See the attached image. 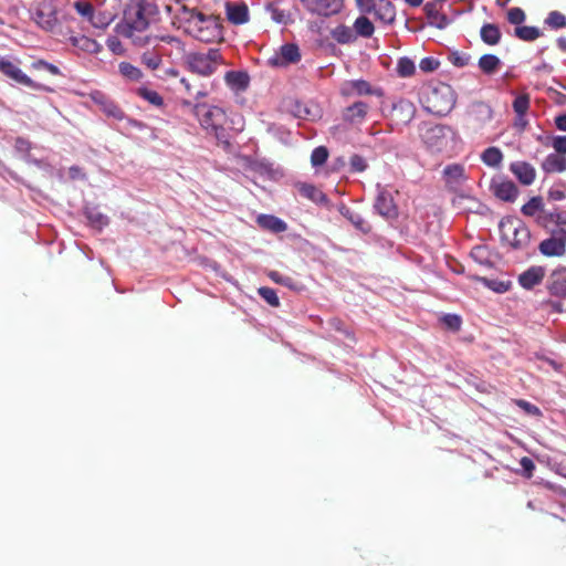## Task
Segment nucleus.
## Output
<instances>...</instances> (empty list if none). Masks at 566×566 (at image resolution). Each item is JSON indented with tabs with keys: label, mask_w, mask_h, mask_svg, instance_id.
Returning a JSON list of instances; mask_svg holds the SVG:
<instances>
[{
	"label": "nucleus",
	"mask_w": 566,
	"mask_h": 566,
	"mask_svg": "<svg viewBox=\"0 0 566 566\" xmlns=\"http://www.w3.org/2000/svg\"><path fill=\"white\" fill-rule=\"evenodd\" d=\"M0 72L4 74L7 77L14 81L15 83L30 87L32 90L46 92L51 91L46 86L34 82L17 64H14L9 59L3 56H0Z\"/></svg>",
	"instance_id": "0eeeda50"
},
{
	"label": "nucleus",
	"mask_w": 566,
	"mask_h": 566,
	"mask_svg": "<svg viewBox=\"0 0 566 566\" xmlns=\"http://www.w3.org/2000/svg\"><path fill=\"white\" fill-rule=\"evenodd\" d=\"M353 28L355 35L361 38H370L375 31L373 22L365 14L359 15L354 21Z\"/></svg>",
	"instance_id": "393cba45"
},
{
	"label": "nucleus",
	"mask_w": 566,
	"mask_h": 566,
	"mask_svg": "<svg viewBox=\"0 0 566 566\" xmlns=\"http://www.w3.org/2000/svg\"><path fill=\"white\" fill-rule=\"evenodd\" d=\"M520 464H521L524 473L526 474V476L527 478L532 476L533 471L535 469V464H534L533 460L527 457H523L520 461Z\"/></svg>",
	"instance_id": "0e129e2a"
},
{
	"label": "nucleus",
	"mask_w": 566,
	"mask_h": 566,
	"mask_svg": "<svg viewBox=\"0 0 566 566\" xmlns=\"http://www.w3.org/2000/svg\"><path fill=\"white\" fill-rule=\"evenodd\" d=\"M443 174L449 182H458L463 177L464 169L460 165H450L444 168Z\"/></svg>",
	"instance_id": "a18cd8bd"
},
{
	"label": "nucleus",
	"mask_w": 566,
	"mask_h": 566,
	"mask_svg": "<svg viewBox=\"0 0 566 566\" xmlns=\"http://www.w3.org/2000/svg\"><path fill=\"white\" fill-rule=\"evenodd\" d=\"M193 115L198 118L201 127L209 132L211 128L226 123V112L214 105L197 103L192 107Z\"/></svg>",
	"instance_id": "39448f33"
},
{
	"label": "nucleus",
	"mask_w": 566,
	"mask_h": 566,
	"mask_svg": "<svg viewBox=\"0 0 566 566\" xmlns=\"http://www.w3.org/2000/svg\"><path fill=\"white\" fill-rule=\"evenodd\" d=\"M98 103L102 106V111L109 117H113L115 119H123L124 113L123 111L111 99H107L105 97H102Z\"/></svg>",
	"instance_id": "72a5a7b5"
},
{
	"label": "nucleus",
	"mask_w": 566,
	"mask_h": 566,
	"mask_svg": "<svg viewBox=\"0 0 566 566\" xmlns=\"http://www.w3.org/2000/svg\"><path fill=\"white\" fill-rule=\"evenodd\" d=\"M449 128L440 124H423L421 126V137L431 148H440L447 138Z\"/></svg>",
	"instance_id": "9d476101"
},
{
	"label": "nucleus",
	"mask_w": 566,
	"mask_h": 566,
	"mask_svg": "<svg viewBox=\"0 0 566 566\" xmlns=\"http://www.w3.org/2000/svg\"><path fill=\"white\" fill-rule=\"evenodd\" d=\"M545 220L555 223L556 226H560V210L554 209L553 211L548 212L545 217Z\"/></svg>",
	"instance_id": "774afa93"
},
{
	"label": "nucleus",
	"mask_w": 566,
	"mask_h": 566,
	"mask_svg": "<svg viewBox=\"0 0 566 566\" xmlns=\"http://www.w3.org/2000/svg\"><path fill=\"white\" fill-rule=\"evenodd\" d=\"M297 188L301 196L315 201L316 188L314 186L307 184H298Z\"/></svg>",
	"instance_id": "bf43d9fd"
},
{
	"label": "nucleus",
	"mask_w": 566,
	"mask_h": 566,
	"mask_svg": "<svg viewBox=\"0 0 566 566\" xmlns=\"http://www.w3.org/2000/svg\"><path fill=\"white\" fill-rule=\"evenodd\" d=\"M507 20L512 24H521L525 20V13L521 8H511L507 11Z\"/></svg>",
	"instance_id": "864d4df0"
},
{
	"label": "nucleus",
	"mask_w": 566,
	"mask_h": 566,
	"mask_svg": "<svg viewBox=\"0 0 566 566\" xmlns=\"http://www.w3.org/2000/svg\"><path fill=\"white\" fill-rule=\"evenodd\" d=\"M226 82L238 88H245L249 83V76L244 72L229 71L226 73Z\"/></svg>",
	"instance_id": "2f4dec72"
},
{
	"label": "nucleus",
	"mask_w": 566,
	"mask_h": 566,
	"mask_svg": "<svg viewBox=\"0 0 566 566\" xmlns=\"http://www.w3.org/2000/svg\"><path fill=\"white\" fill-rule=\"evenodd\" d=\"M140 61L146 67H148L151 71L157 70L163 62L161 55L157 53L155 50L145 51L140 56Z\"/></svg>",
	"instance_id": "473e14b6"
},
{
	"label": "nucleus",
	"mask_w": 566,
	"mask_h": 566,
	"mask_svg": "<svg viewBox=\"0 0 566 566\" xmlns=\"http://www.w3.org/2000/svg\"><path fill=\"white\" fill-rule=\"evenodd\" d=\"M548 291L559 297H566V268H559L549 276Z\"/></svg>",
	"instance_id": "f3484780"
},
{
	"label": "nucleus",
	"mask_w": 566,
	"mask_h": 566,
	"mask_svg": "<svg viewBox=\"0 0 566 566\" xmlns=\"http://www.w3.org/2000/svg\"><path fill=\"white\" fill-rule=\"evenodd\" d=\"M331 33L333 39L342 44L352 43L356 40L354 31L347 25H338Z\"/></svg>",
	"instance_id": "c85d7f7f"
},
{
	"label": "nucleus",
	"mask_w": 566,
	"mask_h": 566,
	"mask_svg": "<svg viewBox=\"0 0 566 566\" xmlns=\"http://www.w3.org/2000/svg\"><path fill=\"white\" fill-rule=\"evenodd\" d=\"M543 210V199L541 197L531 198L521 209L522 213L527 217H534Z\"/></svg>",
	"instance_id": "c9c22d12"
},
{
	"label": "nucleus",
	"mask_w": 566,
	"mask_h": 566,
	"mask_svg": "<svg viewBox=\"0 0 566 566\" xmlns=\"http://www.w3.org/2000/svg\"><path fill=\"white\" fill-rule=\"evenodd\" d=\"M502 235L514 249L526 247L531 239L530 230L521 221H502L500 223Z\"/></svg>",
	"instance_id": "423d86ee"
},
{
	"label": "nucleus",
	"mask_w": 566,
	"mask_h": 566,
	"mask_svg": "<svg viewBox=\"0 0 566 566\" xmlns=\"http://www.w3.org/2000/svg\"><path fill=\"white\" fill-rule=\"evenodd\" d=\"M158 14L156 4L147 0H136L127 4L123 19L115 27L117 34L133 39L135 32L145 31Z\"/></svg>",
	"instance_id": "f257e3e1"
},
{
	"label": "nucleus",
	"mask_w": 566,
	"mask_h": 566,
	"mask_svg": "<svg viewBox=\"0 0 566 566\" xmlns=\"http://www.w3.org/2000/svg\"><path fill=\"white\" fill-rule=\"evenodd\" d=\"M374 208L381 217L386 219H395L398 217V209L394 202L392 195L380 186H378V193Z\"/></svg>",
	"instance_id": "9b49d317"
},
{
	"label": "nucleus",
	"mask_w": 566,
	"mask_h": 566,
	"mask_svg": "<svg viewBox=\"0 0 566 566\" xmlns=\"http://www.w3.org/2000/svg\"><path fill=\"white\" fill-rule=\"evenodd\" d=\"M416 115V106L412 102L401 98L392 105L391 122L395 125H408Z\"/></svg>",
	"instance_id": "f8f14e48"
},
{
	"label": "nucleus",
	"mask_w": 566,
	"mask_h": 566,
	"mask_svg": "<svg viewBox=\"0 0 566 566\" xmlns=\"http://www.w3.org/2000/svg\"><path fill=\"white\" fill-rule=\"evenodd\" d=\"M443 322L444 324L450 328V329H453V331H457L460 328V325H461V319L459 316L457 315H446L443 317Z\"/></svg>",
	"instance_id": "e2e57ef3"
},
{
	"label": "nucleus",
	"mask_w": 566,
	"mask_h": 566,
	"mask_svg": "<svg viewBox=\"0 0 566 566\" xmlns=\"http://www.w3.org/2000/svg\"><path fill=\"white\" fill-rule=\"evenodd\" d=\"M491 189L496 198L507 202H513L518 196V189L511 180L493 179Z\"/></svg>",
	"instance_id": "ddd939ff"
},
{
	"label": "nucleus",
	"mask_w": 566,
	"mask_h": 566,
	"mask_svg": "<svg viewBox=\"0 0 566 566\" xmlns=\"http://www.w3.org/2000/svg\"><path fill=\"white\" fill-rule=\"evenodd\" d=\"M340 94L343 96H363L371 95L374 91L370 84L365 80H354L345 82L340 87Z\"/></svg>",
	"instance_id": "dca6fc26"
},
{
	"label": "nucleus",
	"mask_w": 566,
	"mask_h": 566,
	"mask_svg": "<svg viewBox=\"0 0 566 566\" xmlns=\"http://www.w3.org/2000/svg\"><path fill=\"white\" fill-rule=\"evenodd\" d=\"M256 223L262 229L269 230L273 233H281L287 229L286 222L273 214H260L256 218Z\"/></svg>",
	"instance_id": "4be33fe9"
},
{
	"label": "nucleus",
	"mask_w": 566,
	"mask_h": 566,
	"mask_svg": "<svg viewBox=\"0 0 566 566\" xmlns=\"http://www.w3.org/2000/svg\"><path fill=\"white\" fill-rule=\"evenodd\" d=\"M340 213L344 217H346L353 223V226L360 230L361 232L367 233L370 231V226L368 224V222L365 221V219L360 214L355 213L345 207L340 208Z\"/></svg>",
	"instance_id": "7c9ffc66"
},
{
	"label": "nucleus",
	"mask_w": 566,
	"mask_h": 566,
	"mask_svg": "<svg viewBox=\"0 0 566 566\" xmlns=\"http://www.w3.org/2000/svg\"><path fill=\"white\" fill-rule=\"evenodd\" d=\"M74 9L87 22L90 21L91 17L93 15L94 10H95L93 4L87 1H76L74 3Z\"/></svg>",
	"instance_id": "de8ad7c7"
},
{
	"label": "nucleus",
	"mask_w": 566,
	"mask_h": 566,
	"mask_svg": "<svg viewBox=\"0 0 566 566\" xmlns=\"http://www.w3.org/2000/svg\"><path fill=\"white\" fill-rule=\"evenodd\" d=\"M470 115L479 125H484L492 119L493 111L486 103L475 102L470 107Z\"/></svg>",
	"instance_id": "5701e85b"
},
{
	"label": "nucleus",
	"mask_w": 566,
	"mask_h": 566,
	"mask_svg": "<svg viewBox=\"0 0 566 566\" xmlns=\"http://www.w3.org/2000/svg\"><path fill=\"white\" fill-rule=\"evenodd\" d=\"M543 170L546 172H562L566 170V157L559 156L557 154L548 155L543 164Z\"/></svg>",
	"instance_id": "b1692460"
},
{
	"label": "nucleus",
	"mask_w": 566,
	"mask_h": 566,
	"mask_svg": "<svg viewBox=\"0 0 566 566\" xmlns=\"http://www.w3.org/2000/svg\"><path fill=\"white\" fill-rule=\"evenodd\" d=\"M416 71L415 63L409 57H400L397 62V73L401 77H409L411 76Z\"/></svg>",
	"instance_id": "58836bf2"
},
{
	"label": "nucleus",
	"mask_w": 566,
	"mask_h": 566,
	"mask_svg": "<svg viewBox=\"0 0 566 566\" xmlns=\"http://www.w3.org/2000/svg\"><path fill=\"white\" fill-rule=\"evenodd\" d=\"M424 102L426 111L438 116H446L453 109L457 96L449 84L439 83L427 88Z\"/></svg>",
	"instance_id": "7ed1b4c3"
},
{
	"label": "nucleus",
	"mask_w": 566,
	"mask_h": 566,
	"mask_svg": "<svg viewBox=\"0 0 566 566\" xmlns=\"http://www.w3.org/2000/svg\"><path fill=\"white\" fill-rule=\"evenodd\" d=\"M545 276V269L542 266H531L525 272L520 274L518 283L526 290H532L534 286L542 283Z\"/></svg>",
	"instance_id": "a211bd4d"
},
{
	"label": "nucleus",
	"mask_w": 566,
	"mask_h": 566,
	"mask_svg": "<svg viewBox=\"0 0 566 566\" xmlns=\"http://www.w3.org/2000/svg\"><path fill=\"white\" fill-rule=\"evenodd\" d=\"M119 72L130 81H139L143 77V72L128 62L119 63Z\"/></svg>",
	"instance_id": "e433bc0d"
},
{
	"label": "nucleus",
	"mask_w": 566,
	"mask_h": 566,
	"mask_svg": "<svg viewBox=\"0 0 566 566\" xmlns=\"http://www.w3.org/2000/svg\"><path fill=\"white\" fill-rule=\"evenodd\" d=\"M481 39L484 43L489 45H495L500 42L501 32L497 25L492 23H486L481 28L480 31Z\"/></svg>",
	"instance_id": "bb28decb"
},
{
	"label": "nucleus",
	"mask_w": 566,
	"mask_h": 566,
	"mask_svg": "<svg viewBox=\"0 0 566 566\" xmlns=\"http://www.w3.org/2000/svg\"><path fill=\"white\" fill-rule=\"evenodd\" d=\"M31 143L23 138V137H17L14 142V148L19 153L28 154L31 150Z\"/></svg>",
	"instance_id": "052dcab7"
},
{
	"label": "nucleus",
	"mask_w": 566,
	"mask_h": 566,
	"mask_svg": "<svg viewBox=\"0 0 566 566\" xmlns=\"http://www.w3.org/2000/svg\"><path fill=\"white\" fill-rule=\"evenodd\" d=\"M188 13L187 32L201 42H213L221 38V28L216 19L196 9H185Z\"/></svg>",
	"instance_id": "f03ea898"
},
{
	"label": "nucleus",
	"mask_w": 566,
	"mask_h": 566,
	"mask_svg": "<svg viewBox=\"0 0 566 566\" xmlns=\"http://www.w3.org/2000/svg\"><path fill=\"white\" fill-rule=\"evenodd\" d=\"M189 69L199 75L210 76L222 63V55L218 49H209L207 52H195L187 56Z\"/></svg>",
	"instance_id": "20e7f679"
},
{
	"label": "nucleus",
	"mask_w": 566,
	"mask_h": 566,
	"mask_svg": "<svg viewBox=\"0 0 566 566\" xmlns=\"http://www.w3.org/2000/svg\"><path fill=\"white\" fill-rule=\"evenodd\" d=\"M358 10L363 14L373 13L374 9H376L377 1L376 0H355Z\"/></svg>",
	"instance_id": "4d7b16f0"
},
{
	"label": "nucleus",
	"mask_w": 566,
	"mask_h": 566,
	"mask_svg": "<svg viewBox=\"0 0 566 566\" xmlns=\"http://www.w3.org/2000/svg\"><path fill=\"white\" fill-rule=\"evenodd\" d=\"M478 65L484 74L492 75L499 71L502 62L494 54H484L479 59Z\"/></svg>",
	"instance_id": "a878e982"
},
{
	"label": "nucleus",
	"mask_w": 566,
	"mask_h": 566,
	"mask_svg": "<svg viewBox=\"0 0 566 566\" xmlns=\"http://www.w3.org/2000/svg\"><path fill=\"white\" fill-rule=\"evenodd\" d=\"M227 18L233 24H244L249 21V9L245 3L227 2Z\"/></svg>",
	"instance_id": "6ab92c4d"
},
{
	"label": "nucleus",
	"mask_w": 566,
	"mask_h": 566,
	"mask_svg": "<svg viewBox=\"0 0 566 566\" xmlns=\"http://www.w3.org/2000/svg\"><path fill=\"white\" fill-rule=\"evenodd\" d=\"M224 124H220L217 127L211 128L209 132L214 135L217 140L223 144L226 147L230 146V136L227 129L223 127Z\"/></svg>",
	"instance_id": "3c124183"
},
{
	"label": "nucleus",
	"mask_w": 566,
	"mask_h": 566,
	"mask_svg": "<svg viewBox=\"0 0 566 566\" xmlns=\"http://www.w3.org/2000/svg\"><path fill=\"white\" fill-rule=\"evenodd\" d=\"M265 10L270 13L271 19L279 24H289L292 22L291 14L285 10L280 9L275 3H268Z\"/></svg>",
	"instance_id": "c756f323"
},
{
	"label": "nucleus",
	"mask_w": 566,
	"mask_h": 566,
	"mask_svg": "<svg viewBox=\"0 0 566 566\" xmlns=\"http://www.w3.org/2000/svg\"><path fill=\"white\" fill-rule=\"evenodd\" d=\"M258 293L271 306L275 307L280 305V300L274 289L262 286L258 290Z\"/></svg>",
	"instance_id": "c03bdc74"
},
{
	"label": "nucleus",
	"mask_w": 566,
	"mask_h": 566,
	"mask_svg": "<svg viewBox=\"0 0 566 566\" xmlns=\"http://www.w3.org/2000/svg\"><path fill=\"white\" fill-rule=\"evenodd\" d=\"M369 111V105L363 101L353 103L342 112L343 120L350 125L361 124Z\"/></svg>",
	"instance_id": "4468645a"
},
{
	"label": "nucleus",
	"mask_w": 566,
	"mask_h": 566,
	"mask_svg": "<svg viewBox=\"0 0 566 566\" xmlns=\"http://www.w3.org/2000/svg\"><path fill=\"white\" fill-rule=\"evenodd\" d=\"M373 13L376 19L385 24H390L395 21L396 10L389 0H377L376 9Z\"/></svg>",
	"instance_id": "412c9836"
},
{
	"label": "nucleus",
	"mask_w": 566,
	"mask_h": 566,
	"mask_svg": "<svg viewBox=\"0 0 566 566\" xmlns=\"http://www.w3.org/2000/svg\"><path fill=\"white\" fill-rule=\"evenodd\" d=\"M515 35L518 39L524 40V41H534L542 35V32L536 27L524 25V27H517L515 29Z\"/></svg>",
	"instance_id": "f704fd0d"
},
{
	"label": "nucleus",
	"mask_w": 566,
	"mask_h": 566,
	"mask_svg": "<svg viewBox=\"0 0 566 566\" xmlns=\"http://www.w3.org/2000/svg\"><path fill=\"white\" fill-rule=\"evenodd\" d=\"M113 18L111 17L109 13L107 12H104V11H98L96 12L94 10V13L93 15L91 17L90 19V23L94 27V28H97V29H105L107 28L111 22H112Z\"/></svg>",
	"instance_id": "4c0bfd02"
},
{
	"label": "nucleus",
	"mask_w": 566,
	"mask_h": 566,
	"mask_svg": "<svg viewBox=\"0 0 566 566\" xmlns=\"http://www.w3.org/2000/svg\"><path fill=\"white\" fill-rule=\"evenodd\" d=\"M511 172L525 186L534 182L536 177L535 168L526 161H514L510 165Z\"/></svg>",
	"instance_id": "2eb2a0df"
},
{
	"label": "nucleus",
	"mask_w": 566,
	"mask_h": 566,
	"mask_svg": "<svg viewBox=\"0 0 566 566\" xmlns=\"http://www.w3.org/2000/svg\"><path fill=\"white\" fill-rule=\"evenodd\" d=\"M482 161L490 167H499L503 160V153L497 147H489L481 154Z\"/></svg>",
	"instance_id": "cd10ccee"
},
{
	"label": "nucleus",
	"mask_w": 566,
	"mask_h": 566,
	"mask_svg": "<svg viewBox=\"0 0 566 566\" xmlns=\"http://www.w3.org/2000/svg\"><path fill=\"white\" fill-rule=\"evenodd\" d=\"M87 223L98 231H102L109 223V218L101 212L98 207L95 206H85L83 211Z\"/></svg>",
	"instance_id": "aec40b11"
},
{
	"label": "nucleus",
	"mask_w": 566,
	"mask_h": 566,
	"mask_svg": "<svg viewBox=\"0 0 566 566\" xmlns=\"http://www.w3.org/2000/svg\"><path fill=\"white\" fill-rule=\"evenodd\" d=\"M301 60L300 49L294 43H285L269 59V64L275 67H285Z\"/></svg>",
	"instance_id": "1a4fd4ad"
},
{
	"label": "nucleus",
	"mask_w": 566,
	"mask_h": 566,
	"mask_svg": "<svg viewBox=\"0 0 566 566\" xmlns=\"http://www.w3.org/2000/svg\"><path fill=\"white\" fill-rule=\"evenodd\" d=\"M350 167L354 171L363 172L367 168V163L364 157L353 155L349 159Z\"/></svg>",
	"instance_id": "6e6d98bb"
},
{
	"label": "nucleus",
	"mask_w": 566,
	"mask_h": 566,
	"mask_svg": "<svg viewBox=\"0 0 566 566\" xmlns=\"http://www.w3.org/2000/svg\"><path fill=\"white\" fill-rule=\"evenodd\" d=\"M439 61L433 57H423L419 63V67L423 72H433L439 67Z\"/></svg>",
	"instance_id": "13d9d810"
},
{
	"label": "nucleus",
	"mask_w": 566,
	"mask_h": 566,
	"mask_svg": "<svg viewBox=\"0 0 566 566\" xmlns=\"http://www.w3.org/2000/svg\"><path fill=\"white\" fill-rule=\"evenodd\" d=\"M538 250L548 258L564 256L566 254V229L558 228L554 230L549 238L539 243Z\"/></svg>",
	"instance_id": "6e6552de"
},
{
	"label": "nucleus",
	"mask_w": 566,
	"mask_h": 566,
	"mask_svg": "<svg viewBox=\"0 0 566 566\" xmlns=\"http://www.w3.org/2000/svg\"><path fill=\"white\" fill-rule=\"evenodd\" d=\"M545 24L552 29L566 28V15L559 11H551L545 19Z\"/></svg>",
	"instance_id": "ea45409f"
},
{
	"label": "nucleus",
	"mask_w": 566,
	"mask_h": 566,
	"mask_svg": "<svg viewBox=\"0 0 566 566\" xmlns=\"http://www.w3.org/2000/svg\"><path fill=\"white\" fill-rule=\"evenodd\" d=\"M106 44L107 48L115 54H122L124 52L120 41L115 36L108 38Z\"/></svg>",
	"instance_id": "680f3d73"
},
{
	"label": "nucleus",
	"mask_w": 566,
	"mask_h": 566,
	"mask_svg": "<svg viewBox=\"0 0 566 566\" xmlns=\"http://www.w3.org/2000/svg\"><path fill=\"white\" fill-rule=\"evenodd\" d=\"M157 40L170 43L174 40V38H171V36L146 35V36H143V38L142 36H137V38H135L133 40V42H134L135 45L144 46V45L150 44L153 41H157Z\"/></svg>",
	"instance_id": "603ef678"
},
{
	"label": "nucleus",
	"mask_w": 566,
	"mask_h": 566,
	"mask_svg": "<svg viewBox=\"0 0 566 566\" xmlns=\"http://www.w3.org/2000/svg\"><path fill=\"white\" fill-rule=\"evenodd\" d=\"M31 66L34 70H44L53 75L62 74L60 69L56 65H54L45 60H36L31 64Z\"/></svg>",
	"instance_id": "8fccbe9b"
},
{
	"label": "nucleus",
	"mask_w": 566,
	"mask_h": 566,
	"mask_svg": "<svg viewBox=\"0 0 566 566\" xmlns=\"http://www.w3.org/2000/svg\"><path fill=\"white\" fill-rule=\"evenodd\" d=\"M343 0H321V14L331 15L340 11Z\"/></svg>",
	"instance_id": "37998d69"
},
{
	"label": "nucleus",
	"mask_w": 566,
	"mask_h": 566,
	"mask_svg": "<svg viewBox=\"0 0 566 566\" xmlns=\"http://www.w3.org/2000/svg\"><path fill=\"white\" fill-rule=\"evenodd\" d=\"M530 108V96L523 94L517 96L513 102V109L516 115H525Z\"/></svg>",
	"instance_id": "49530a36"
},
{
	"label": "nucleus",
	"mask_w": 566,
	"mask_h": 566,
	"mask_svg": "<svg viewBox=\"0 0 566 566\" xmlns=\"http://www.w3.org/2000/svg\"><path fill=\"white\" fill-rule=\"evenodd\" d=\"M448 60L454 66L463 67V66H467L469 64L470 55L467 54V53H461V52L454 51V52H451L448 55Z\"/></svg>",
	"instance_id": "09e8293b"
},
{
	"label": "nucleus",
	"mask_w": 566,
	"mask_h": 566,
	"mask_svg": "<svg viewBox=\"0 0 566 566\" xmlns=\"http://www.w3.org/2000/svg\"><path fill=\"white\" fill-rule=\"evenodd\" d=\"M553 148L558 154H566V136H556L553 139Z\"/></svg>",
	"instance_id": "69168bd1"
},
{
	"label": "nucleus",
	"mask_w": 566,
	"mask_h": 566,
	"mask_svg": "<svg viewBox=\"0 0 566 566\" xmlns=\"http://www.w3.org/2000/svg\"><path fill=\"white\" fill-rule=\"evenodd\" d=\"M566 198V195L563 190L560 189H556V188H552L549 191H548V199L552 200V201H562Z\"/></svg>",
	"instance_id": "338daca9"
},
{
	"label": "nucleus",
	"mask_w": 566,
	"mask_h": 566,
	"mask_svg": "<svg viewBox=\"0 0 566 566\" xmlns=\"http://www.w3.org/2000/svg\"><path fill=\"white\" fill-rule=\"evenodd\" d=\"M138 95L154 106H161L164 104L163 97L156 91L147 87L139 88Z\"/></svg>",
	"instance_id": "79ce46f5"
},
{
	"label": "nucleus",
	"mask_w": 566,
	"mask_h": 566,
	"mask_svg": "<svg viewBox=\"0 0 566 566\" xmlns=\"http://www.w3.org/2000/svg\"><path fill=\"white\" fill-rule=\"evenodd\" d=\"M69 40L73 46L78 48L83 51H92L93 48L96 45V42L94 40L85 35H73Z\"/></svg>",
	"instance_id": "a19ab883"
},
{
	"label": "nucleus",
	"mask_w": 566,
	"mask_h": 566,
	"mask_svg": "<svg viewBox=\"0 0 566 566\" xmlns=\"http://www.w3.org/2000/svg\"><path fill=\"white\" fill-rule=\"evenodd\" d=\"M36 22L39 25H41L44 30H52L55 24V18L52 15H49L45 18L44 13L42 11L36 12Z\"/></svg>",
	"instance_id": "5fc2aeb1"
}]
</instances>
